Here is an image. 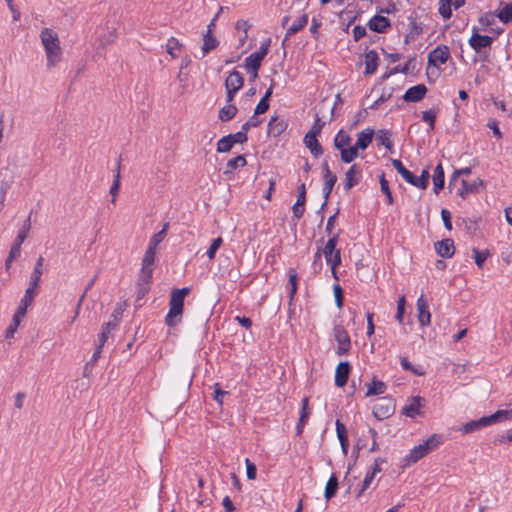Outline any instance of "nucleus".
<instances>
[{
    "mask_svg": "<svg viewBox=\"0 0 512 512\" xmlns=\"http://www.w3.org/2000/svg\"><path fill=\"white\" fill-rule=\"evenodd\" d=\"M372 413L378 420L389 418L394 413V404L391 399L382 398L374 404Z\"/></svg>",
    "mask_w": 512,
    "mask_h": 512,
    "instance_id": "12",
    "label": "nucleus"
},
{
    "mask_svg": "<svg viewBox=\"0 0 512 512\" xmlns=\"http://www.w3.org/2000/svg\"><path fill=\"white\" fill-rule=\"evenodd\" d=\"M338 489V478L335 474H332L330 478L328 479L325 490H324V497L327 500H330L336 495Z\"/></svg>",
    "mask_w": 512,
    "mask_h": 512,
    "instance_id": "38",
    "label": "nucleus"
},
{
    "mask_svg": "<svg viewBox=\"0 0 512 512\" xmlns=\"http://www.w3.org/2000/svg\"><path fill=\"white\" fill-rule=\"evenodd\" d=\"M472 253H473V258H474L475 264L478 266V268H482L485 261L490 256V253L488 250L480 251L477 248H473Z\"/></svg>",
    "mask_w": 512,
    "mask_h": 512,
    "instance_id": "48",
    "label": "nucleus"
},
{
    "mask_svg": "<svg viewBox=\"0 0 512 512\" xmlns=\"http://www.w3.org/2000/svg\"><path fill=\"white\" fill-rule=\"evenodd\" d=\"M311 415V409L309 407V398L304 397L301 401V412L299 420L301 424H307Z\"/></svg>",
    "mask_w": 512,
    "mask_h": 512,
    "instance_id": "46",
    "label": "nucleus"
},
{
    "mask_svg": "<svg viewBox=\"0 0 512 512\" xmlns=\"http://www.w3.org/2000/svg\"><path fill=\"white\" fill-rule=\"evenodd\" d=\"M43 263H44V258L42 256H40L37 259L34 269L30 275V281H29L30 286L39 287V284L41 281V276H42Z\"/></svg>",
    "mask_w": 512,
    "mask_h": 512,
    "instance_id": "35",
    "label": "nucleus"
},
{
    "mask_svg": "<svg viewBox=\"0 0 512 512\" xmlns=\"http://www.w3.org/2000/svg\"><path fill=\"white\" fill-rule=\"evenodd\" d=\"M305 202H306V186L302 183L298 188V197L295 204L292 207L293 215L300 219L305 211Z\"/></svg>",
    "mask_w": 512,
    "mask_h": 512,
    "instance_id": "23",
    "label": "nucleus"
},
{
    "mask_svg": "<svg viewBox=\"0 0 512 512\" xmlns=\"http://www.w3.org/2000/svg\"><path fill=\"white\" fill-rule=\"evenodd\" d=\"M441 217L444 223V227L448 230H452L451 213L449 210L443 208L441 210Z\"/></svg>",
    "mask_w": 512,
    "mask_h": 512,
    "instance_id": "62",
    "label": "nucleus"
},
{
    "mask_svg": "<svg viewBox=\"0 0 512 512\" xmlns=\"http://www.w3.org/2000/svg\"><path fill=\"white\" fill-rule=\"evenodd\" d=\"M442 443V437L437 434H432L423 443L414 446L410 452L404 457L406 465H411L418 462L420 459L434 451Z\"/></svg>",
    "mask_w": 512,
    "mask_h": 512,
    "instance_id": "4",
    "label": "nucleus"
},
{
    "mask_svg": "<svg viewBox=\"0 0 512 512\" xmlns=\"http://www.w3.org/2000/svg\"><path fill=\"white\" fill-rule=\"evenodd\" d=\"M423 401L424 399L420 396L412 397L410 403L402 408V414L409 418H415L417 415H420Z\"/></svg>",
    "mask_w": 512,
    "mask_h": 512,
    "instance_id": "22",
    "label": "nucleus"
},
{
    "mask_svg": "<svg viewBox=\"0 0 512 512\" xmlns=\"http://www.w3.org/2000/svg\"><path fill=\"white\" fill-rule=\"evenodd\" d=\"M392 165L407 183L422 190L426 189L430 177L428 170L425 169L422 171L420 176H416L411 171L406 169L399 159H393Z\"/></svg>",
    "mask_w": 512,
    "mask_h": 512,
    "instance_id": "6",
    "label": "nucleus"
},
{
    "mask_svg": "<svg viewBox=\"0 0 512 512\" xmlns=\"http://www.w3.org/2000/svg\"><path fill=\"white\" fill-rule=\"evenodd\" d=\"M452 6L451 0H439L438 12L443 19L449 20L452 17Z\"/></svg>",
    "mask_w": 512,
    "mask_h": 512,
    "instance_id": "44",
    "label": "nucleus"
},
{
    "mask_svg": "<svg viewBox=\"0 0 512 512\" xmlns=\"http://www.w3.org/2000/svg\"><path fill=\"white\" fill-rule=\"evenodd\" d=\"M368 26L374 32L384 33L390 27V21L384 16L375 15L369 20Z\"/></svg>",
    "mask_w": 512,
    "mask_h": 512,
    "instance_id": "26",
    "label": "nucleus"
},
{
    "mask_svg": "<svg viewBox=\"0 0 512 512\" xmlns=\"http://www.w3.org/2000/svg\"><path fill=\"white\" fill-rule=\"evenodd\" d=\"M26 313H27V308L18 305V307H17V309H16V311H15V313L13 315L12 321L17 322V323L20 324L21 321L26 316Z\"/></svg>",
    "mask_w": 512,
    "mask_h": 512,
    "instance_id": "63",
    "label": "nucleus"
},
{
    "mask_svg": "<svg viewBox=\"0 0 512 512\" xmlns=\"http://www.w3.org/2000/svg\"><path fill=\"white\" fill-rule=\"evenodd\" d=\"M379 182H380V188H381V191H382V192L385 194V196H386L387 204H388V205L393 204V197H392V193H391V190H390V187H389V183H388V181L386 180L384 173H382V174H381V176L379 177Z\"/></svg>",
    "mask_w": 512,
    "mask_h": 512,
    "instance_id": "49",
    "label": "nucleus"
},
{
    "mask_svg": "<svg viewBox=\"0 0 512 512\" xmlns=\"http://www.w3.org/2000/svg\"><path fill=\"white\" fill-rule=\"evenodd\" d=\"M417 318L422 327L431 324V313L429 311V304L424 295H420L416 302Z\"/></svg>",
    "mask_w": 512,
    "mask_h": 512,
    "instance_id": "14",
    "label": "nucleus"
},
{
    "mask_svg": "<svg viewBox=\"0 0 512 512\" xmlns=\"http://www.w3.org/2000/svg\"><path fill=\"white\" fill-rule=\"evenodd\" d=\"M119 185H120V174H119V171H118L116 176H115L114 182H113V184H112V186L110 187V190H109V193L112 196L111 202L113 204L116 201V196L118 194Z\"/></svg>",
    "mask_w": 512,
    "mask_h": 512,
    "instance_id": "57",
    "label": "nucleus"
},
{
    "mask_svg": "<svg viewBox=\"0 0 512 512\" xmlns=\"http://www.w3.org/2000/svg\"><path fill=\"white\" fill-rule=\"evenodd\" d=\"M237 112H238V109L235 105L227 104L220 109L219 118H220V120H222L224 122L230 121L231 119H233L235 117Z\"/></svg>",
    "mask_w": 512,
    "mask_h": 512,
    "instance_id": "40",
    "label": "nucleus"
},
{
    "mask_svg": "<svg viewBox=\"0 0 512 512\" xmlns=\"http://www.w3.org/2000/svg\"><path fill=\"white\" fill-rule=\"evenodd\" d=\"M269 109V101L266 99L261 98L259 103L257 104L255 108V115L263 114Z\"/></svg>",
    "mask_w": 512,
    "mask_h": 512,
    "instance_id": "64",
    "label": "nucleus"
},
{
    "mask_svg": "<svg viewBox=\"0 0 512 512\" xmlns=\"http://www.w3.org/2000/svg\"><path fill=\"white\" fill-rule=\"evenodd\" d=\"M323 171V186L322 193L327 200L334 188L335 183L337 182V176L330 170L329 164L327 161H324L322 164Z\"/></svg>",
    "mask_w": 512,
    "mask_h": 512,
    "instance_id": "13",
    "label": "nucleus"
},
{
    "mask_svg": "<svg viewBox=\"0 0 512 512\" xmlns=\"http://www.w3.org/2000/svg\"><path fill=\"white\" fill-rule=\"evenodd\" d=\"M362 179V169L358 164H352L345 173L344 189L351 190L354 186L358 185Z\"/></svg>",
    "mask_w": 512,
    "mask_h": 512,
    "instance_id": "15",
    "label": "nucleus"
},
{
    "mask_svg": "<svg viewBox=\"0 0 512 512\" xmlns=\"http://www.w3.org/2000/svg\"><path fill=\"white\" fill-rule=\"evenodd\" d=\"M223 244V239L222 237H217L215 239L212 240L206 254H207V257L210 259V260H213L216 256V253L218 251V249L221 247V245Z\"/></svg>",
    "mask_w": 512,
    "mask_h": 512,
    "instance_id": "51",
    "label": "nucleus"
},
{
    "mask_svg": "<svg viewBox=\"0 0 512 512\" xmlns=\"http://www.w3.org/2000/svg\"><path fill=\"white\" fill-rule=\"evenodd\" d=\"M461 185L457 194L461 198L466 199L470 194L477 192L480 186H483V181L479 178L473 181L462 180Z\"/></svg>",
    "mask_w": 512,
    "mask_h": 512,
    "instance_id": "21",
    "label": "nucleus"
},
{
    "mask_svg": "<svg viewBox=\"0 0 512 512\" xmlns=\"http://www.w3.org/2000/svg\"><path fill=\"white\" fill-rule=\"evenodd\" d=\"M190 293L187 287L173 289L169 300V311L165 317V323L170 326H176L183 314L184 299Z\"/></svg>",
    "mask_w": 512,
    "mask_h": 512,
    "instance_id": "3",
    "label": "nucleus"
},
{
    "mask_svg": "<svg viewBox=\"0 0 512 512\" xmlns=\"http://www.w3.org/2000/svg\"><path fill=\"white\" fill-rule=\"evenodd\" d=\"M471 174V168L465 167L461 168L453 173V175L450 177L448 187L451 188L453 184L458 180L460 175H469Z\"/></svg>",
    "mask_w": 512,
    "mask_h": 512,
    "instance_id": "56",
    "label": "nucleus"
},
{
    "mask_svg": "<svg viewBox=\"0 0 512 512\" xmlns=\"http://www.w3.org/2000/svg\"><path fill=\"white\" fill-rule=\"evenodd\" d=\"M445 182L444 169L441 163H439L433 173V190L435 194H438L443 189Z\"/></svg>",
    "mask_w": 512,
    "mask_h": 512,
    "instance_id": "32",
    "label": "nucleus"
},
{
    "mask_svg": "<svg viewBox=\"0 0 512 512\" xmlns=\"http://www.w3.org/2000/svg\"><path fill=\"white\" fill-rule=\"evenodd\" d=\"M374 478H375V475H373V473H370L369 471H367V473L364 477V480L361 484V488L357 494V497H360L370 487Z\"/></svg>",
    "mask_w": 512,
    "mask_h": 512,
    "instance_id": "55",
    "label": "nucleus"
},
{
    "mask_svg": "<svg viewBox=\"0 0 512 512\" xmlns=\"http://www.w3.org/2000/svg\"><path fill=\"white\" fill-rule=\"evenodd\" d=\"M386 463V459L378 457L374 460L373 465L369 468V472L373 473V475H377L382 471V465Z\"/></svg>",
    "mask_w": 512,
    "mask_h": 512,
    "instance_id": "59",
    "label": "nucleus"
},
{
    "mask_svg": "<svg viewBox=\"0 0 512 512\" xmlns=\"http://www.w3.org/2000/svg\"><path fill=\"white\" fill-rule=\"evenodd\" d=\"M387 386L383 381L373 379L370 383L367 384V391L365 396H375V395H381L386 392Z\"/></svg>",
    "mask_w": 512,
    "mask_h": 512,
    "instance_id": "34",
    "label": "nucleus"
},
{
    "mask_svg": "<svg viewBox=\"0 0 512 512\" xmlns=\"http://www.w3.org/2000/svg\"><path fill=\"white\" fill-rule=\"evenodd\" d=\"M340 232L333 234L326 242L322 253L329 266L339 267L341 264V251L337 249Z\"/></svg>",
    "mask_w": 512,
    "mask_h": 512,
    "instance_id": "9",
    "label": "nucleus"
},
{
    "mask_svg": "<svg viewBox=\"0 0 512 512\" xmlns=\"http://www.w3.org/2000/svg\"><path fill=\"white\" fill-rule=\"evenodd\" d=\"M427 91L424 84H417L406 90L403 95V100L408 103L419 102L426 96Z\"/></svg>",
    "mask_w": 512,
    "mask_h": 512,
    "instance_id": "17",
    "label": "nucleus"
},
{
    "mask_svg": "<svg viewBox=\"0 0 512 512\" xmlns=\"http://www.w3.org/2000/svg\"><path fill=\"white\" fill-rule=\"evenodd\" d=\"M247 164L246 158L243 155H238L230 159L226 164L225 174L236 170L239 167H244Z\"/></svg>",
    "mask_w": 512,
    "mask_h": 512,
    "instance_id": "41",
    "label": "nucleus"
},
{
    "mask_svg": "<svg viewBox=\"0 0 512 512\" xmlns=\"http://www.w3.org/2000/svg\"><path fill=\"white\" fill-rule=\"evenodd\" d=\"M374 137V130L372 128H366L357 134L356 143L353 145L356 154L358 155L359 150H366L372 143Z\"/></svg>",
    "mask_w": 512,
    "mask_h": 512,
    "instance_id": "18",
    "label": "nucleus"
},
{
    "mask_svg": "<svg viewBox=\"0 0 512 512\" xmlns=\"http://www.w3.org/2000/svg\"><path fill=\"white\" fill-rule=\"evenodd\" d=\"M233 146L234 144L227 135L218 140L216 150L218 153H226L229 152L233 148Z\"/></svg>",
    "mask_w": 512,
    "mask_h": 512,
    "instance_id": "50",
    "label": "nucleus"
},
{
    "mask_svg": "<svg viewBox=\"0 0 512 512\" xmlns=\"http://www.w3.org/2000/svg\"><path fill=\"white\" fill-rule=\"evenodd\" d=\"M165 235L166 226L161 231L154 234L149 241L148 247L142 259V266L136 283L138 293L136 302H138L142 297H144L150 289V283L155 264L156 249L157 246L163 241Z\"/></svg>",
    "mask_w": 512,
    "mask_h": 512,
    "instance_id": "1",
    "label": "nucleus"
},
{
    "mask_svg": "<svg viewBox=\"0 0 512 512\" xmlns=\"http://www.w3.org/2000/svg\"><path fill=\"white\" fill-rule=\"evenodd\" d=\"M333 293L335 298V304L339 309H341L343 307L344 294L341 286L338 283L333 285Z\"/></svg>",
    "mask_w": 512,
    "mask_h": 512,
    "instance_id": "53",
    "label": "nucleus"
},
{
    "mask_svg": "<svg viewBox=\"0 0 512 512\" xmlns=\"http://www.w3.org/2000/svg\"><path fill=\"white\" fill-rule=\"evenodd\" d=\"M219 45V41L213 33H205L203 35V44L201 47L202 55L205 56L215 50Z\"/></svg>",
    "mask_w": 512,
    "mask_h": 512,
    "instance_id": "33",
    "label": "nucleus"
},
{
    "mask_svg": "<svg viewBox=\"0 0 512 512\" xmlns=\"http://www.w3.org/2000/svg\"><path fill=\"white\" fill-rule=\"evenodd\" d=\"M450 58V50L446 45H438L428 54L427 74L438 77L441 73V65L447 63Z\"/></svg>",
    "mask_w": 512,
    "mask_h": 512,
    "instance_id": "5",
    "label": "nucleus"
},
{
    "mask_svg": "<svg viewBox=\"0 0 512 512\" xmlns=\"http://www.w3.org/2000/svg\"><path fill=\"white\" fill-rule=\"evenodd\" d=\"M317 137L318 136L312 133H306L303 139L306 148L309 149V151L314 157H318L323 153V149L319 144Z\"/></svg>",
    "mask_w": 512,
    "mask_h": 512,
    "instance_id": "27",
    "label": "nucleus"
},
{
    "mask_svg": "<svg viewBox=\"0 0 512 512\" xmlns=\"http://www.w3.org/2000/svg\"><path fill=\"white\" fill-rule=\"evenodd\" d=\"M38 294V287L28 286L25 290V294L21 299L19 305L28 309L30 305H32L34 298Z\"/></svg>",
    "mask_w": 512,
    "mask_h": 512,
    "instance_id": "39",
    "label": "nucleus"
},
{
    "mask_svg": "<svg viewBox=\"0 0 512 512\" xmlns=\"http://www.w3.org/2000/svg\"><path fill=\"white\" fill-rule=\"evenodd\" d=\"M246 464V474L247 478L250 480H254L257 475V468L253 462H251L248 458L245 459Z\"/></svg>",
    "mask_w": 512,
    "mask_h": 512,
    "instance_id": "58",
    "label": "nucleus"
},
{
    "mask_svg": "<svg viewBox=\"0 0 512 512\" xmlns=\"http://www.w3.org/2000/svg\"><path fill=\"white\" fill-rule=\"evenodd\" d=\"M165 49L171 59H176L180 56L183 44L177 38L171 36L166 42Z\"/></svg>",
    "mask_w": 512,
    "mask_h": 512,
    "instance_id": "30",
    "label": "nucleus"
},
{
    "mask_svg": "<svg viewBox=\"0 0 512 512\" xmlns=\"http://www.w3.org/2000/svg\"><path fill=\"white\" fill-rule=\"evenodd\" d=\"M436 253L443 258H451L455 253L454 242L450 238L435 243Z\"/></svg>",
    "mask_w": 512,
    "mask_h": 512,
    "instance_id": "20",
    "label": "nucleus"
},
{
    "mask_svg": "<svg viewBox=\"0 0 512 512\" xmlns=\"http://www.w3.org/2000/svg\"><path fill=\"white\" fill-rule=\"evenodd\" d=\"M31 224H30V216L24 221L22 227L20 228L13 245L11 246L8 257L5 260V270L9 271L12 262L19 257L21 251V245L27 238L30 232Z\"/></svg>",
    "mask_w": 512,
    "mask_h": 512,
    "instance_id": "8",
    "label": "nucleus"
},
{
    "mask_svg": "<svg viewBox=\"0 0 512 512\" xmlns=\"http://www.w3.org/2000/svg\"><path fill=\"white\" fill-rule=\"evenodd\" d=\"M323 126H324V122L321 120V118L318 115H316V118L312 125V128L310 129V131L308 133H312V134L318 136L321 134Z\"/></svg>",
    "mask_w": 512,
    "mask_h": 512,
    "instance_id": "60",
    "label": "nucleus"
},
{
    "mask_svg": "<svg viewBox=\"0 0 512 512\" xmlns=\"http://www.w3.org/2000/svg\"><path fill=\"white\" fill-rule=\"evenodd\" d=\"M334 337L338 343L336 354L344 355L347 354L351 348V340L350 336L345 330V328L341 325H336L334 327Z\"/></svg>",
    "mask_w": 512,
    "mask_h": 512,
    "instance_id": "11",
    "label": "nucleus"
},
{
    "mask_svg": "<svg viewBox=\"0 0 512 512\" xmlns=\"http://www.w3.org/2000/svg\"><path fill=\"white\" fill-rule=\"evenodd\" d=\"M496 16L504 24L512 22V4H506L496 13Z\"/></svg>",
    "mask_w": 512,
    "mask_h": 512,
    "instance_id": "47",
    "label": "nucleus"
},
{
    "mask_svg": "<svg viewBox=\"0 0 512 512\" xmlns=\"http://www.w3.org/2000/svg\"><path fill=\"white\" fill-rule=\"evenodd\" d=\"M351 142V136L343 130L338 131L334 137V146L339 150L341 161L344 163H352L357 158Z\"/></svg>",
    "mask_w": 512,
    "mask_h": 512,
    "instance_id": "7",
    "label": "nucleus"
},
{
    "mask_svg": "<svg viewBox=\"0 0 512 512\" xmlns=\"http://www.w3.org/2000/svg\"><path fill=\"white\" fill-rule=\"evenodd\" d=\"M495 16H496V14H494L492 12L483 13L479 17L478 22H479V24L481 25V27L483 29H486V28H488V27H490L491 25L494 24Z\"/></svg>",
    "mask_w": 512,
    "mask_h": 512,
    "instance_id": "52",
    "label": "nucleus"
},
{
    "mask_svg": "<svg viewBox=\"0 0 512 512\" xmlns=\"http://www.w3.org/2000/svg\"><path fill=\"white\" fill-rule=\"evenodd\" d=\"M335 426H336V433H337V437L339 439L341 448H342L344 454H347L348 447H349L347 429H346L345 425L340 420H336Z\"/></svg>",
    "mask_w": 512,
    "mask_h": 512,
    "instance_id": "31",
    "label": "nucleus"
},
{
    "mask_svg": "<svg viewBox=\"0 0 512 512\" xmlns=\"http://www.w3.org/2000/svg\"><path fill=\"white\" fill-rule=\"evenodd\" d=\"M228 136L234 145L237 143L243 144L248 139L247 135H245V132H241V131H238L237 133H234V134H229Z\"/></svg>",
    "mask_w": 512,
    "mask_h": 512,
    "instance_id": "61",
    "label": "nucleus"
},
{
    "mask_svg": "<svg viewBox=\"0 0 512 512\" xmlns=\"http://www.w3.org/2000/svg\"><path fill=\"white\" fill-rule=\"evenodd\" d=\"M379 57L376 51L369 50L365 53V75H372L378 67Z\"/></svg>",
    "mask_w": 512,
    "mask_h": 512,
    "instance_id": "29",
    "label": "nucleus"
},
{
    "mask_svg": "<svg viewBox=\"0 0 512 512\" xmlns=\"http://www.w3.org/2000/svg\"><path fill=\"white\" fill-rule=\"evenodd\" d=\"M351 371L349 362H340L335 370V385L337 387H344L347 384L348 377Z\"/></svg>",
    "mask_w": 512,
    "mask_h": 512,
    "instance_id": "19",
    "label": "nucleus"
},
{
    "mask_svg": "<svg viewBox=\"0 0 512 512\" xmlns=\"http://www.w3.org/2000/svg\"><path fill=\"white\" fill-rule=\"evenodd\" d=\"M438 115V109L432 108L430 110H426L422 112V121L429 125V130L433 131L435 129V121Z\"/></svg>",
    "mask_w": 512,
    "mask_h": 512,
    "instance_id": "42",
    "label": "nucleus"
},
{
    "mask_svg": "<svg viewBox=\"0 0 512 512\" xmlns=\"http://www.w3.org/2000/svg\"><path fill=\"white\" fill-rule=\"evenodd\" d=\"M488 426H490L489 421L487 419V416H484L477 420H472V421L462 425L459 430L463 434H471L477 430H480V429L488 427Z\"/></svg>",
    "mask_w": 512,
    "mask_h": 512,
    "instance_id": "25",
    "label": "nucleus"
},
{
    "mask_svg": "<svg viewBox=\"0 0 512 512\" xmlns=\"http://www.w3.org/2000/svg\"><path fill=\"white\" fill-rule=\"evenodd\" d=\"M287 128V123L285 121H278V117H271L268 123V131L275 136H279L282 134Z\"/></svg>",
    "mask_w": 512,
    "mask_h": 512,
    "instance_id": "37",
    "label": "nucleus"
},
{
    "mask_svg": "<svg viewBox=\"0 0 512 512\" xmlns=\"http://www.w3.org/2000/svg\"><path fill=\"white\" fill-rule=\"evenodd\" d=\"M377 141L379 145H383L388 150H392L393 141L391 140V133L388 130H379L377 135Z\"/></svg>",
    "mask_w": 512,
    "mask_h": 512,
    "instance_id": "45",
    "label": "nucleus"
},
{
    "mask_svg": "<svg viewBox=\"0 0 512 512\" xmlns=\"http://www.w3.org/2000/svg\"><path fill=\"white\" fill-rule=\"evenodd\" d=\"M39 37L46 54V66L49 69L53 68L62 60V48L58 34L50 28H44Z\"/></svg>",
    "mask_w": 512,
    "mask_h": 512,
    "instance_id": "2",
    "label": "nucleus"
},
{
    "mask_svg": "<svg viewBox=\"0 0 512 512\" xmlns=\"http://www.w3.org/2000/svg\"><path fill=\"white\" fill-rule=\"evenodd\" d=\"M288 276H289V279H288L289 298H290V301H292L297 292L298 277H297V273L293 269L289 270Z\"/></svg>",
    "mask_w": 512,
    "mask_h": 512,
    "instance_id": "43",
    "label": "nucleus"
},
{
    "mask_svg": "<svg viewBox=\"0 0 512 512\" xmlns=\"http://www.w3.org/2000/svg\"><path fill=\"white\" fill-rule=\"evenodd\" d=\"M270 39H268L265 43H262L259 49L253 53H251L245 59V68L250 70H259L261 66V62L266 57L269 51Z\"/></svg>",
    "mask_w": 512,
    "mask_h": 512,
    "instance_id": "10",
    "label": "nucleus"
},
{
    "mask_svg": "<svg viewBox=\"0 0 512 512\" xmlns=\"http://www.w3.org/2000/svg\"><path fill=\"white\" fill-rule=\"evenodd\" d=\"M243 84L244 78L237 70L230 72L225 80V88H229L233 92H238L243 87Z\"/></svg>",
    "mask_w": 512,
    "mask_h": 512,
    "instance_id": "24",
    "label": "nucleus"
},
{
    "mask_svg": "<svg viewBox=\"0 0 512 512\" xmlns=\"http://www.w3.org/2000/svg\"><path fill=\"white\" fill-rule=\"evenodd\" d=\"M404 313H405V297L401 296L397 301V313L395 316L396 320L400 324L403 323Z\"/></svg>",
    "mask_w": 512,
    "mask_h": 512,
    "instance_id": "54",
    "label": "nucleus"
},
{
    "mask_svg": "<svg viewBox=\"0 0 512 512\" xmlns=\"http://www.w3.org/2000/svg\"><path fill=\"white\" fill-rule=\"evenodd\" d=\"M493 38L487 35H480L477 28H473V33L468 40V43L472 49L479 52L482 48L491 46Z\"/></svg>",
    "mask_w": 512,
    "mask_h": 512,
    "instance_id": "16",
    "label": "nucleus"
},
{
    "mask_svg": "<svg viewBox=\"0 0 512 512\" xmlns=\"http://www.w3.org/2000/svg\"><path fill=\"white\" fill-rule=\"evenodd\" d=\"M308 18V14L303 13L295 19L292 25L286 30L284 41L302 30L308 24Z\"/></svg>",
    "mask_w": 512,
    "mask_h": 512,
    "instance_id": "28",
    "label": "nucleus"
},
{
    "mask_svg": "<svg viewBox=\"0 0 512 512\" xmlns=\"http://www.w3.org/2000/svg\"><path fill=\"white\" fill-rule=\"evenodd\" d=\"M489 425L512 420V409L498 410L495 413L487 416Z\"/></svg>",
    "mask_w": 512,
    "mask_h": 512,
    "instance_id": "36",
    "label": "nucleus"
}]
</instances>
